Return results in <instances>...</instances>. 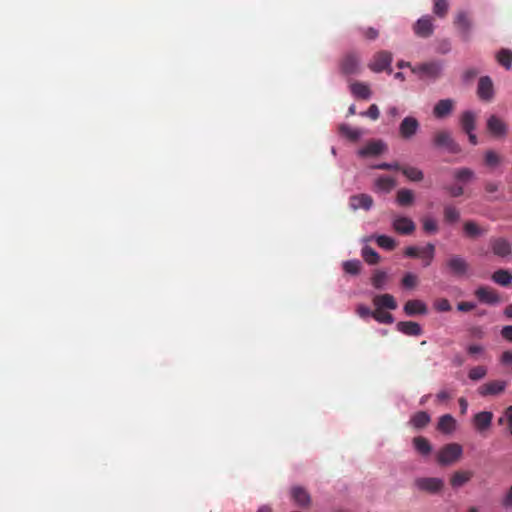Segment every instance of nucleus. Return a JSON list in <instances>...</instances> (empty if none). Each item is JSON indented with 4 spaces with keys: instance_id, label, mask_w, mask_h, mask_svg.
<instances>
[{
    "instance_id": "28",
    "label": "nucleus",
    "mask_w": 512,
    "mask_h": 512,
    "mask_svg": "<svg viewBox=\"0 0 512 512\" xmlns=\"http://www.w3.org/2000/svg\"><path fill=\"white\" fill-rule=\"evenodd\" d=\"M452 175L457 182L469 183L475 179V173L472 169L467 167L457 168L452 171Z\"/></svg>"
},
{
    "instance_id": "32",
    "label": "nucleus",
    "mask_w": 512,
    "mask_h": 512,
    "mask_svg": "<svg viewBox=\"0 0 512 512\" xmlns=\"http://www.w3.org/2000/svg\"><path fill=\"white\" fill-rule=\"evenodd\" d=\"M413 446L415 450L423 456L429 455L432 451L430 442L423 436L415 437L413 439Z\"/></svg>"
},
{
    "instance_id": "43",
    "label": "nucleus",
    "mask_w": 512,
    "mask_h": 512,
    "mask_svg": "<svg viewBox=\"0 0 512 512\" xmlns=\"http://www.w3.org/2000/svg\"><path fill=\"white\" fill-rule=\"evenodd\" d=\"M448 8V0H433V13L436 16L444 18L447 15Z\"/></svg>"
},
{
    "instance_id": "36",
    "label": "nucleus",
    "mask_w": 512,
    "mask_h": 512,
    "mask_svg": "<svg viewBox=\"0 0 512 512\" xmlns=\"http://www.w3.org/2000/svg\"><path fill=\"white\" fill-rule=\"evenodd\" d=\"M396 201L400 206H410L414 202V193L406 188L397 191Z\"/></svg>"
},
{
    "instance_id": "54",
    "label": "nucleus",
    "mask_w": 512,
    "mask_h": 512,
    "mask_svg": "<svg viewBox=\"0 0 512 512\" xmlns=\"http://www.w3.org/2000/svg\"><path fill=\"white\" fill-rule=\"evenodd\" d=\"M374 168L375 169H379V170L400 171L401 170V165L398 162H393V163L383 162V163L377 164Z\"/></svg>"
},
{
    "instance_id": "24",
    "label": "nucleus",
    "mask_w": 512,
    "mask_h": 512,
    "mask_svg": "<svg viewBox=\"0 0 512 512\" xmlns=\"http://www.w3.org/2000/svg\"><path fill=\"white\" fill-rule=\"evenodd\" d=\"M404 312L408 316L423 315L427 313V306L421 300H408L404 305Z\"/></svg>"
},
{
    "instance_id": "8",
    "label": "nucleus",
    "mask_w": 512,
    "mask_h": 512,
    "mask_svg": "<svg viewBox=\"0 0 512 512\" xmlns=\"http://www.w3.org/2000/svg\"><path fill=\"white\" fill-rule=\"evenodd\" d=\"M454 25L457 28L462 40L468 41L472 30V20L466 11H459L454 19Z\"/></svg>"
},
{
    "instance_id": "38",
    "label": "nucleus",
    "mask_w": 512,
    "mask_h": 512,
    "mask_svg": "<svg viewBox=\"0 0 512 512\" xmlns=\"http://www.w3.org/2000/svg\"><path fill=\"white\" fill-rule=\"evenodd\" d=\"M339 133L349 139L350 141H357L361 137V131L357 128H352L347 124H341L338 127Z\"/></svg>"
},
{
    "instance_id": "63",
    "label": "nucleus",
    "mask_w": 512,
    "mask_h": 512,
    "mask_svg": "<svg viewBox=\"0 0 512 512\" xmlns=\"http://www.w3.org/2000/svg\"><path fill=\"white\" fill-rule=\"evenodd\" d=\"M484 189L487 193H495L499 189V184L496 182L489 181L485 183Z\"/></svg>"
},
{
    "instance_id": "41",
    "label": "nucleus",
    "mask_w": 512,
    "mask_h": 512,
    "mask_svg": "<svg viewBox=\"0 0 512 512\" xmlns=\"http://www.w3.org/2000/svg\"><path fill=\"white\" fill-rule=\"evenodd\" d=\"M388 275L385 271L376 270L371 277V284L376 289H383L385 287Z\"/></svg>"
},
{
    "instance_id": "58",
    "label": "nucleus",
    "mask_w": 512,
    "mask_h": 512,
    "mask_svg": "<svg viewBox=\"0 0 512 512\" xmlns=\"http://www.w3.org/2000/svg\"><path fill=\"white\" fill-rule=\"evenodd\" d=\"M469 334L472 338L483 339L485 332L481 326H473L469 329Z\"/></svg>"
},
{
    "instance_id": "7",
    "label": "nucleus",
    "mask_w": 512,
    "mask_h": 512,
    "mask_svg": "<svg viewBox=\"0 0 512 512\" xmlns=\"http://www.w3.org/2000/svg\"><path fill=\"white\" fill-rule=\"evenodd\" d=\"M414 484L419 490L430 494H436L444 487V481L437 477L417 478Z\"/></svg>"
},
{
    "instance_id": "11",
    "label": "nucleus",
    "mask_w": 512,
    "mask_h": 512,
    "mask_svg": "<svg viewBox=\"0 0 512 512\" xmlns=\"http://www.w3.org/2000/svg\"><path fill=\"white\" fill-rule=\"evenodd\" d=\"M414 33L422 38H428L433 34L434 25L433 18L430 15H425L418 19L413 27Z\"/></svg>"
},
{
    "instance_id": "35",
    "label": "nucleus",
    "mask_w": 512,
    "mask_h": 512,
    "mask_svg": "<svg viewBox=\"0 0 512 512\" xmlns=\"http://www.w3.org/2000/svg\"><path fill=\"white\" fill-rule=\"evenodd\" d=\"M455 419L450 414H445L439 418L437 428L443 433H451L455 429Z\"/></svg>"
},
{
    "instance_id": "56",
    "label": "nucleus",
    "mask_w": 512,
    "mask_h": 512,
    "mask_svg": "<svg viewBox=\"0 0 512 512\" xmlns=\"http://www.w3.org/2000/svg\"><path fill=\"white\" fill-rule=\"evenodd\" d=\"M501 505L506 510L512 508V486L508 489L506 494L501 499Z\"/></svg>"
},
{
    "instance_id": "3",
    "label": "nucleus",
    "mask_w": 512,
    "mask_h": 512,
    "mask_svg": "<svg viewBox=\"0 0 512 512\" xmlns=\"http://www.w3.org/2000/svg\"><path fill=\"white\" fill-rule=\"evenodd\" d=\"M443 70L442 63L439 61L425 62L415 65L411 68L412 73L420 79L436 80L441 76Z\"/></svg>"
},
{
    "instance_id": "50",
    "label": "nucleus",
    "mask_w": 512,
    "mask_h": 512,
    "mask_svg": "<svg viewBox=\"0 0 512 512\" xmlns=\"http://www.w3.org/2000/svg\"><path fill=\"white\" fill-rule=\"evenodd\" d=\"M423 230L427 233H435L438 230L437 222L430 217L422 219Z\"/></svg>"
},
{
    "instance_id": "40",
    "label": "nucleus",
    "mask_w": 512,
    "mask_h": 512,
    "mask_svg": "<svg viewBox=\"0 0 512 512\" xmlns=\"http://www.w3.org/2000/svg\"><path fill=\"white\" fill-rule=\"evenodd\" d=\"M361 255L364 261L369 265H375L379 263V254L370 246H364L361 250Z\"/></svg>"
},
{
    "instance_id": "13",
    "label": "nucleus",
    "mask_w": 512,
    "mask_h": 512,
    "mask_svg": "<svg viewBox=\"0 0 512 512\" xmlns=\"http://www.w3.org/2000/svg\"><path fill=\"white\" fill-rule=\"evenodd\" d=\"M419 126V122L415 117H405L399 126L400 136L403 139H410L417 133Z\"/></svg>"
},
{
    "instance_id": "25",
    "label": "nucleus",
    "mask_w": 512,
    "mask_h": 512,
    "mask_svg": "<svg viewBox=\"0 0 512 512\" xmlns=\"http://www.w3.org/2000/svg\"><path fill=\"white\" fill-rule=\"evenodd\" d=\"M350 91L354 97L363 100L369 99L372 94L369 85L359 81H355L350 84Z\"/></svg>"
},
{
    "instance_id": "6",
    "label": "nucleus",
    "mask_w": 512,
    "mask_h": 512,
    "mask_svg": "<svg viewBox=\"0 0 512 512\" xmlns=\"http://www.w3.org/2000/svg\"><path fill=\"white\" fill-rule=\"evenodd\" d=\"M392 60V54L386 50H382L373 55L371 61L368 64V68L375 73H380L382 71L391 73Z\"/></svg>"
},
{
    "instance_id": "4",
    "label": "nucleus",
    "mask_w": 512,
    "mask_h": 512,
    "mask_svg": "<svg viewBox=\"0 0 512 512\" xmlns=\"http://www.w3.org/2000/svg\"><path fill=\"white\" fill-rule=\"evenodd\" d=\"M339 69L345 76L360 74L362 71L360 55L356 52L346 53L339 62Z\"/></svg>"
},
{
    "instance_id": "45",
    "label": "nucleus",
    "mask_w": 512,
    "mask_h": 512,
    "mask_svg": "<svg viewBox=\"0 0 512 512\" xmlns=\"http://www.w3.org/2000/svg\"><path fill=\"white\" fill-rule=\"evenodd\" d=\"M418 283V276L411 272L405 273L401 279V285L405 289H414Z\"/></svg>"
},
{
    "instance_id": "14",
    "label": "nucleus",
    "mask_w": 512,
    "mask_h": 512,
    "mask_svg": "<svg viewBox=\"0 0 512 512\" xmlns=\"http://www.w3.org/2000/svg\"><path fill=\"white\" fill-rule=\"evenodd\" d=\"M477 95L483 101H491L494 97V88L489 76H483L479 79L477 86Z\"/></svg>"
},
{
    "instance_id": "52",
    "label": "nucleus",
    "mask_w": 512,
    "mask_h": 512,
    "mask_svg": "<svg viewBox=\"0 0 512 512\" xmlns=\"http://www.w3.org/2000/svg\"><path fill=\"white\" fill-rule=\"evenodd\" d=\"M422 255V247L408 246L404 250V256L409 258H420Z\"/></svg>"
},
{
    "instance_id": "2",
    "label": "nucleus",
    "mask_w": 512,
    "mask_h": 512,
    "mask_svg": "<svg viewBox=\"0 0 512 512\" xmlns=\"http://www.w3.org/2000/svg\"><path fill=\"white\" fill-rule=\"evenodd\" d=\"M463 454V448L458 443L444 445L437 453V462L442 466L457 462Z\"/></svg>"
},
{
    "instance_id": "46",
    "label": "nucleus",
    "mask_w": 512,
    "mask_h": 512,
    "mask_svg": "<svg viewBox=\"0 0 512 512\" xmlns=\"http://www.w3.org/2000/svg\"><path fill=\"white\" fill-rule=\"evenodd\" d=\"M343 270L350 275H358L361 270V262L359 260H348L343 263Z\"/></svg>"
},
{
    "instance_id": "55",
    "label": "nucleus",
    "mask_w": 512,
    "mask_h": 512,
    "mask_svg": "<svg viewBox=\"0 0 512 512\" xmlns=\"http://www.w3.org/2000/svg\"><path fill=\"white\" fill-rule=\"evenodd\" d=\"M362 115L367 116L372 120H377L380 116V111L376 104H372L366 112L362 113Z\"/></svg>"
},
{
    "instance_id": "44",
    "label": "nucleus",
    "mask_w": 512,
    "mask_h": 512,
    "mask_svg": "<svg viewBox=\"0 0 512 512\" xmlns=\"http://www.w3.org/2000/svg\"><path fill=\"white\" fill-rule=\"evenodd\" d=\"M373 318L383 324H392L394 322V317L391 313L383 311V309L376 308L373 311Z\"/></svg>"
},
{
    "instance_id": "62",
    "label": "nucleus",
    "mask_w": 512,
    "mask_h": 512,
    "mask_svg": "<svg viewBox=\"0 0 512 512\" xmlns=\"http://www.w3.org/2000/svg\"><path fill=\"white\" fill-rule=\"evenodd\" d=\"M484 351V347L478 344H472L467 347V352L470 355L480 354Z\"/></svg>"
},
{
    "instance_id": "26",
    "label": "nucleus",
    "mask_w": 512,
    "mask_h": 512,
    "mask_svg": "<svg viewBox=\"0 0 512 512\" xmlns=\"http://www.w3.org/2000/svg\"><path fill=\"white\" fill-rule=\"evenodd\" d=\"M396 327L399 332L408 336H419L422 333L421 326L413 321H400Z\"/></svg>"
},
{
    "instance_id": "29",
    "label": "nucleus",
    "mask_w": 512,
    "mask_h": 512,
    "mask_svg": "<svg viewBox=\"0 0 512 512\" xmlns=\"http://www.w3.org/2000/svg\"><path fill=\"white\" fill-rule=\"evenodd\" d=\"M431 421L430 415L425 411H419L413 414L410 418L409 423L415 429H422L426 427Z\"/></svg>"
},
{
    "instance_id": "64",
    "label": "nucleus",
    "mask_w": 512,
    "mask_h": 512,
    "mask_svg": "<svg viewBox=\"0 0 512 512\" xmlns=\"http://www.w3.org/2000/svg\"><path fill=\"white\" fill-rule=\"evenodd\" d=\"M501 362L505 365L512 364V351H504L501 355Z\"/></svg>"
},
{
    "instance_id": "60",
    "label": "nucleus",
    "mask_w": 512,
    "mask_h": 512,
    "mask_svg": "<svg viewBox=\"0 0 512 512\" xmlns=\"http://www.w3.org/2000/svg\"><path fill=\"white\" fill-rule=\"evenodd\" d=\"M476 305L473 302H459L457 304V309L461 312H468L473 310Z\"/></svg>"
},
{
    "instance_id": "47",
    "label": "nucleus",
    "mask_w": 512,
    "mask_h": 512,
    "mask_svg": "<svg viewBox=\"0 0 512 512\" xmlns=\"http://www.w3.org/2000/svg\"><path fill=\"white\" fill-rule=\"evenodd\" d=\"M376 243L379 247L386 250H393L396 247L395 240L392 237L386 235L377 236Z\"/></svg>"
},
{
    "instance_id": "51",
    "label": "nucleus",
    "mask_w": 512,
    "mask_h": 512,
    "mask_svg": "<svg viewBox=\"0 0 512 512\" xmlns=\"http://www.w3.org/2000/svg\"><path fill=\"white\" fill-rule=\"evenodd\" d=\"M360 32L367 40H375L379 36V31L373 27L360 28Z\"/></svg>"
},
{
    "instance_id": "10",
    "label": "nucleus",
    "mask_w": 512,
    "mask_h": 512,
    "mask_svg": "<svg viewBox=\"0 0 512 512\" xmlns=\"http://www.w3.org/2000/svg\"><path fill=\"white\" fill-rule=\"evenodd\" d=\"M493 413L490 411H481L473 416L472 424L475 430L484 434L492 425Z\"/></svg>"
},
{
    "instance_id": "27",
    "label": "nucleus",
    "mask_w": 512,
    "mask_h": 512,
    "mask_svg": "<svg viewBox=\"0 0 512 512\" xmlns=\"http://www.w3.org/2000/svg\"><path fill=\"white\" fill-rule=\"evenodd\" d=\"M472 477H473V472L472 471H468V470H466V471H463V470L456 471L450 477V485L453 488H460L463 485H465L466 483H468L471 480Z\"/></svg>"
},
{
    "instance_id": "53",
    "label": "nucleus",
    "mask_w": 512,
    "mask_h": 512,
    "mask_svg": "<svg viewBox=\"0 0 512 512\" xmlns=\"http://www.w3.org/2000/svg\"><path fill=\"white\" fill-rule=\"evenodd\" d=\"M444 189L450 194L451 197H460L464 194V188L462 185H449L445 186Z\"/></svg>"
},
{
    "instance_id": "5",
    "label": "nucleus",
    "mask_w": 512,
    "mask_h": 512,
    "mask_svg": "<svg viewBox=\"0 0 512 512\" xmlns=\"http://www.w3.org/2000/svg\"><path fill=\"white\" fill-rule=\"evenodd\" d=\"M433 144L438 148H445L448 152L457 154L461 152L460 145L454 140L451 133L447 130H441L433 135Z\"/></svg>"
},
{
    "instance_id": "33",
    "label": "nucleus",
    "mask_w": 512,
    "mask_h": 512,
    "mask_svg": "<svg viewBox=\"0 0 512 512\" xmlns=\"http://www.w3.org/2000/svg\"><path fill=\"white\" fill-rule=\"evenodd\" d=\"M483 160L485 166L490 169H494L502 163L503 157L494 150H487L484 153Z\"/></svg>"
},
{
    "instance_id": "57",
    "label": "nucleus",
    "mask_w": 512,
    "mask_h": 512,
    "mask_svg": "<svg viewBox=\"0 0 512 512\" xmlns=\"http://www.w3.org/2000/svg\"><path fill=\"white\" fill-rule=\"evenodd\" d=\"M435 308L440 312H448L451 310V304L446 298H441L436 301Z\"/></svg>"
},
{
    "instance_id": "34",
    "label": "nucleus",
    "mask_w": 512,
    "mask_h": 512,
    "mask_svg": "<svg viewBox=\"0 0 512 512\" xmlns=\"http://www.w3.org/2000/svg\"><path fill=\"white\" fill-rule=\"evenodd\" d=\"M463 230L466 234V236L470 238H476L479 237L487 232L486 229L481 228L476 222L474 221H467L464 223Z\"/></svg>"
},
{
    "instance_id": "16",
    "label": "nucleus",
    "mask_w": 512,
    "mask_h": 512,
    "mask_svg": "<svg viewBox=\"0 0 512 512\" xmlns=\"http://www.w3.org/2000/svg\"><path fill=\"white\" fill-rule=\"evenodd\" d=\"M490 246L494 255L499 257H507L512 252L511 244L507 239L502 237L491 238Z\"/></svg>"
},
{
    "instance_id": "21",
    "label": "nucleus",
    "mask_w": 512,
    "mask_h": 512,
    "mask_svg": "<svg viewBox=\"0 0 512 512\" xmlns=\"http://www.w3.org/2000/svg\"><path fill=\"white\" fill-rule=\"evenodd\" d=\"M386 145L381 140L371 141L359 150V155L363 157L377 156L383 153Z\"/></svg>"
},
{
    "instance_id": "39",
    "label": "nucleus",
    "mask_w": 512,
    "mask_h": 512,
    "mask_svg": "<svg viewBox=\"0 0 512 512\" xmlns=\"http://www.w3.org/2000/svg\"><path fill=\"white\" fill-rule=\"evenodd\" d=\"M435 257V245L432 243H427L426 246L422 247V255L420 259H422L423 267H428L432 264Z\"/></svg>"
},
{
    "instance_id": "15",
    "label": "nucleus",
    "mask_w": 512,
    "mask_h": 512,
    "mask_svg": "<svg viewBox=\"0 0 512 512\" xmlns=\"http://www.w3.org/2000/svg\"><path fill=\"white\" fill-rule=\"evenodd\" d=\"M349 206L354 211L360 208L368 211L373 206V198L365 193L352 195L349 198Z\"/></svg>"
},
{
    "instance_id": "23",
    "label": "nucleus",
    "mask_w": 512,
    "mask_h": 512,
    "mask_svg": "<svg viewBox=\"0 0 512 512\" xmlns=\"http://www.w3.org/2000/svg\"><path fill=\"white\" fill-rule=\"evenodd\" d=\"M291 497L300 507H308L311 503V497L309 493L300 486H294L291 488Z\"/></svg>"
},
{
    "instance_id": "37",
    "label": "nucleus",
    "mask_w": 512,
    "mask_h": 512,
    "mask_svg": "<svg viewBox=\"0 0 512 512\" xmlns=\"http://www.w3.org/2000/svg\"><path fill=\"white\" fill-rule=\"evenodd\" d=\"M402 174L407 177L410 181H413V182H420L423 180L424 178V174L423 172L416 168V167H412V166H401V170Z\"/></svg>"
},
{
    "instance_id": "59",
    "label": "nucleus",
    "mask_w": 512,
    "mask_h": 512,
    "mask_svg": "<svg viewBox=\"0 0 512 512\" xmlns=\"http://www.w3.org/2000/svg\"><path fill=\"white\" fill-rule=\"evenodd\" d=\"M356 312L363 319L370 316L373 317V311H371L370 308L365 305H358Z\"/></svg>"
},
{
    "instance_id": "1",
    "label": "nucleus",
    "mask_w": 512,
    "mask_h": 512,
    "mask_svg": "<svg viewBox=\"0 0 512 512\" xmlns=\"http://www.w3.org/2000/svg\"><path fill=\"white\" fill-rule=\"evenodd\" d=\"M470 270L469 262L459 254L450 255L443 263V271L453 278H467Z\"/></svg>"
},
{
    "instance_id": "49",
    "label": "nucleus",
    "mask_w": 512,
    "mask_h": 512,
    "mask_svg": "<svg viewBox=\"0 0 512 512\" xmlns=\"http://www.w3.org/2000/svg\"><path fill=\"white\" fill-rule=\"evenodd\" d=\"M459 217H460V213L455 207H453L451 205L445 206L444 218L447 222L454 223L459 220Z\"/></svg>"
},
{
    "instance_id": "17",
    "label": "nucleus",
    "mask_w": 512,
    "mask_h": 512,
    "mask_svg": "<svg viewBox=\"0 0 512 512\" xmlns=\"http://www.w3.org/2000/svg\"><path fill=\"white\" fill-rule=\"evenodd\" d=\"M455 107V102L452 99H441L439 100L434 108H433V115L438 119H443L449 116Z\"/></svg>"
},
{
    "instance_id": "20",
    "label": "nucleus",
    "mask_w": 512,
    "mask_h": 512,
    "mask_svg": "<svg viewBox=\"0 0 512 512\" xmlns=\"http://www.w3.org/2000/svg\"><path fill=\"white\" fill-rule=\"evenodd\" d=\"M372 302L375 308L379 309L395 310L398 306L394 296L388 293L376 295Z\"/></svg>"
},
{
    "instance_id": "19",
    "label": "nucleus",
    "mask_w": 512,
    "mask_h": 512,
    "mask_svg": "<svg viewBox=\"0 0 512 512\" xmlns=\"http://www.w3.org/2000/svg\"><path fill=\"white\" fill-rule=\"evenodd\" d=\"M476 119L477 115L473 111H464L460 115L459 119L462 131L466 134H470V132H473L476 128Z\"/></svg>"
},
{
    "instance_id": "30",
    "label": "nucleus",
    "mask_w": 512,
    "mask_h": 512,
    "mask_svg": "<svg viewBox=\"0 0 512 512\" xmlns=\"http://www.w3.org/2000/svg\"><path fill=\"white\" fill-rule=\"evenodd\" d=\"M492 280L498 285L507 287L512 282V273L506 269H499L492 274Z\"/></svg>"
},
{
    "instance_id": "31",
    "label": "nucleus",
    "mask_w": 512,
    "mask_h": 512,
    "mask_svg": "<svg viewBox=\"0 0 512 512\" xmlns=\"http://www.w3.org/2000/svg\"><path fill=\"white\" fill-rule=\"evenodd\" d=\"M375 189L380 192L389 193L396 185L393 178L388 176H381L374 182Z\"/></svg>"
},
{
    "instance_id": "12",
    "label": "nucleus",
    "mask_w": 512,
    "mask_h": 512,
    "mask_svg": "<svg viewBox=\"0 0 512 512\" xmlns=\"http://www.w3.org/2000/svg\"><path fill=\"white\" fill-rule=\"evenodd\" d=\"M507 382L503 380H494L487 383L482 384L478 387V393L485 396H494L501 394L506 389Z\"/></svg>"
},
{
    "instance_id": "9",
    "label": "nucleus",
    "mask_w": 512,
    "mask_h": 512,
    "mask_svg": "<svg viewBox=\"0 0 512 512\" xmlns=\"http://www.w3.org/2000/svg\"><path fill=\"white\" fill-rule=\"evenodd\" d=\"M488 132L495 138L505 137L508 133L507 124L498 116L491 115L486 122Z\"/></svg>"
},
{
    "instance_id": "48",
    "label": "nucleus",
    "mask_w": 512,
    "mask_h": 512,
    "mask_svg": "<svg viewBox=\"0 0 512 512\" xmlns=\"http://www.w3.org/2000/svg\"><path fill=\"white\" fill-rule=\"evenodd\" d=\"M487 374V368L485 366H475L468 372V377L472 381H478L483 379Z\"/></svg>"
},
{
    "instance_id": "22",
    "label": "nucleus",
    "mask_w": 512,
    "mask_h": 512,
    "mask_svg": "<svg viewBox=\"0 0 512 512\" xmlns=\"http://www.w3.org/2000/svg\"><path fill=\"white\" fill-rule=\"evenodd\" d=\"M475 295L480 302L486 304H496L500 301L499 295L491 288L479 287L475 291Z\"/></svg>"
},
{
    "instance_id": "18",
    "label": "nucleus",
    "mask_w": 512,
    "mask_h": 512,
    "mask_svg": "<svg viewBox=\"0 0 512 512\" xmlns=\"http://www.w3.org/2000/svg\"><path fill=\"white\" fill-rule=\"evenodd\" d=\"M393 229L402 235H409L414 232L416 226L415 223L408 217H397L392 223Z\"/></svg>"
},
{
    "instance_id": "42",
    "label": "nucleus",
    "mask_w": 512,
    "mask_h": 512,
    "mask_svg": "<svg viewBox=\"0 0 512 512\" xmlns=\"http://www.w3.org/2000/svg\"><path fill=\"white\" fill-rule=\"evenodd\" d=\"M497 61L504 68L509 70L512 66V51L508 49H501L497 53Z\"/></svg>"
},
{
    "instance_id": "61",
    "label": "nucleus",
    "mask_w": 512,
    "mask_h": 512,
    "mask_svg": "<svg viewBox=\"0 0 512 512\" xmlns=\"http://www.w3.org/2000/svg\"><path fill=\"white\" fill-rule=\"evenodd\" d=\"M501 336L508 342L512 343V325L504 326L501 329Z\"/></svg>"
}]
</instances>
